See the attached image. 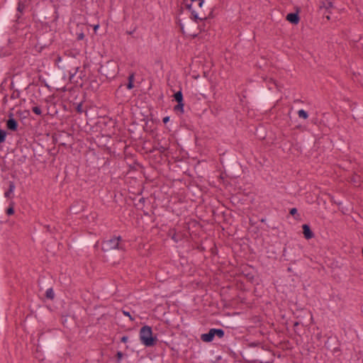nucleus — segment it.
Listing matches in <instances>:
<instances>
[{
	"label": "nucleus",
	"instance_id": "f257e3e1",
	"mask_svg": "<svg viewBox=\"0 0 363 363\" xmlns=\"http://www.w3.org/2000/svg\"><path fill=\"white\" fill-rule=\"evenodd\" d=\"M65 350V340L62 330L57 328L47 329L38 333L35 358L43 361L52 354Z\"/></svg>",
	"mask_w": 363,
	"mask_h": 363
},
{
	"label": "nucleus",
	"instance_id": "f03ea898",
	"mask_svg": "<svg viewBox=\"0 0 363 363\" xmlns=\"http://www.w3.org/2000/svg\"><path fill=\"white\" fill-rule=\"evenodd\" d=\"M220 162L223 166V172H220L218 180L224 186H227L229 182L226 178L235 179L240 176L242 166L236 160L234 155L223 153L220 157Z\"/></svg>",
	"mask_w": 363,
	"mask_h": 363
},
{
	"label": "nucleus",
	"instance_id": "7ed1b4c3",
	"mask_svg": "<svg viewBox=\"0 0 363 363\" xmlns=\"http://www.w3.org/2000/svg\"><path fill=\"white\" fill-rule=\"evenodd\" d=\"M268 82L273 86L259 89L255 95L257 108L261 109H265L269 103L275 101L277 94L279 92V86L274 79L269 78Z\"/></svg>",
	"mask_w": 363,
	"mask_h": 363
},
{
	"label": "nucleus",
	"instance_id": "20e7f679",
	"mask_svg": "<svg viewBox=\"0 0 363 363\" xmlns=\"http://www.w3.org/2000/svg\"><path fill=\"white\" fill-rule=\"evenodd\" d=\"M33 18L37 19L42 25L50 27V24L56 22L58 18L55 6L50 2L38 6L33 13Z\"/></svg>",
	"mask_w": 363,
	"mask_h": 363
},
{
	"label": "nucleus",
	"instance_id": "39448f33",
	"mask_svg": "<svg viewBox=\"0 0 363 363\" xmlns=\"http://www.w3.org/2000/svg\"><path fill=\"white\" fill-rule=\"evenodd\" d=\"M69 111L79 115L86 114L88 106L86 104V92L76 87L69 89Z\"/></svg>",
	"mask_w": 363,
	"mask_h": 363
},
{
	"label": "nucleus",
	"instance_id": "423d86ee",
	"mask_svg": "<svg viewBox=\"0 0 363 363\" xmlns=\"http://www.w3.org/2000/svg\"><path fill=\"white\" fill-rule=\"evenodd\" d=\"M189 18L190 19H185L184 23L181 19H178L177 23L184 35L191 38H196L199 34L206 30V24L204 21H200V19H194L191 15H190Z\"/></svg>",
	"mask_w": 363,
	"mask_h": 363
},
{
	"label": "nucleus",
	"instance_id": "0eeeda50",
	"mask_svg": "<svg viewBox=\"0 0 363 363\" xmlns=\"http://www.w3.org/2000/svg\"><path fill=\"white\" fill-rule=\"evenodd\" d=\"M55 64L58 67V70L65 74V77L69 79L70 83H74L77 85L79 83L75 80L76 74H77L79 67L77 65L76 61L71 59H67L62 61L60 56H58L55 60Z\"/></svg>",
	"mask_w": 363,
	"mask_h": 363
},
{
	"label": "nucleus",
	"instance_id": "6e6552de",
	"mask_svg": "<svg viewBox=\"0 0 363 363\" xmlns=\"http://www.w3.org/2000/svg\"><path fill=\"white\" fill-rule=\"evenodd\" d=\"M183 4L190 12L192 18L200 19V21H206L208 17L205 13V9L209 4L207 0H183Z\"/></svg>",
	"mask_w": 363,
	"mask_h": 363
},
{
	"label": "nucleus",
	"instance_id": "1a4fd4ad",
	"mask_svg": "<svg viewBox=\"0 0 363 363\" xmlns=\"http://www.w3.org/2000/svg\"><path fill=\"white\" fill-rule=\"evenodd\" d=\"M249 348L246 350L242 355L246 358L248 363H257V359L265 350V348L260 342H252L248 343Z\"/></svg>",
	"mask_w": 363,
	"mask_h": 363
},
{
	"label": "nucleus",
	"instance_id": "9d476101",
	"mask_svg": "<svg viewBox=\"0 0 363 363\" xmlns=\"http://www.w3.org/2000/svg\"><path fill=\"white\" fill-rule=\"evenodd\" d=\"M99 73L108 82L115 79L119 73V66L113 60L106 61L101 64L98 69Z\"/></svg>",
	"mask_w": 363,
	"mask_h": 363
},
{
	"label": "nucleus",
	"instance_id": "9b49d317",
	"mask_svg": "<svg viewBox=\"0 0 363 363\" xmlns=\"http://www.w3.org/2000/svg\"><path fill=\"white\" fill-rule=\"evenodd\" d=\"M139 338L142 345L145 347H154L158 341L157 335L153 333L152 328L147 325L140 328Z\"/></svg>",
	"mask_w": 363,
	"mask_h": 363
},
{
	"label": "nucleus",
	"instance_id": "f8f14e48",
	"mask_svg": "<svg viewBox=\"0 0 363 363\" xmlns=\"http://www.w3.org/2000/svg\"><path fill=\"white\" fill-rule=\"evenodd\" d=\"M122 241L123 239L121 235H113L111 239L102 242L101 249L103 252L111 257L115 253L116 250L125 251V245L122 243Z\"/></svg>",
	"mask_w": 363,
	"mask_h": 363
},
{
	"label": "nucleus",
	"instance_id": "ddd939ff",
	"mask_svg": "<svg viewBox=\"0 0 363 363\" xmlns=\"http://www.w3.org/2000/svg\"><path fill=\"white\" fill-rule=\"evenodd\" d=\"M67 79L65 77V74L58 69L50 72V75L48 77L49 86L52 89L57 91H67L66 86L65 85Z\"/></svg>",
	"mask_w": 363,
	"mask_h": 363
},
{
	"label": "nucleus",
	"instance_id": "4468645a",
	"mask_svg": "<svg viewBox=\"0 0 363 363\" xmlns=\"http://www.w3.org/2000/svg\"><path fill=\"white\" fill-rule=\"evenodd\" d=\"M198 223L194 220L188 223H184L183 230H177V228H170L167 232V236L169 237L174 242L177 243L190 235V225H196Z\"/></svg>",
	"mask_w": 363,
	"mask_h": 363
},
{
	"label": "nucleus",
	"instance_id": "2eb2a0df",
	"mask_svg": "<svg viewBox=\"0 0 363 363\" xmlns=\"http://www.w3.org/2000/svg\"><path fill=\"white\" fill-rule=\"evenodd\" d=\"M37 43L35 45L38 52H41L44 48L49 47L54 41V33L51 30L45 31H39L36 35Z\"/></svg>",
	"mask_w": 363,
	"mask_h": 363
},
{
	"label": "nucleus",
	"instance_id": "dca6fc26",
	"mask_svg": "<svg viewBox=\"0 0 363 363\" xmlns=\"http://www.w3.org/2000/svg\"><path fill=\"white\" fill-rule=\"evenodd\" d=\"M225 333L223 328H211L206 333H202L200 336L201 340L206 343L211 342L216 337L222 339L225 337Z\"/></svg>",
	"mask_w": 363,
	"mask_h": 363
},
{
	"label": "nucleus",
	"instance_id": "f3484780",
	"mask_svg": "<svg viewBox=\"0 0 363 363\" xmlns=\"http://www.w3.org/2000/svg\"><path fill=\"white\" fill-rule=\"evenodd\" d=\"M126 147L125 141L118 140L111 146L106 147L104 150L111 157H117L122 155Z\"/></svg>",
	"mask_w": 363,
	"mask_h": 363
},
{
	"label": "nucleus",
	"instance_id": "a211bd4d",
	"mask_svg": "<svg viewBox=\"0 0 363 363\" xmlns=\"http://www.w3.org/2000/svg\"><path fill=\"white\" fill-rule=\"evenodd\" d=\"M71 34L77 41H83L85 40L86 33L89 32L88 25L84 23H77L74 28L70 30Z\"/></svg>",
	"mask_w": 363,
	"mask_h": 363
},
{
	"label": "nucleus",
	"instance_id": "6ab92c4d",
	"mask_svg": "<svg viewBox=\"0 0 363 363\" xmlns=\"http://www.w3.org/2000/svg\"><path fill=\"white\" fill-rule=\"evenodd\" d=\"M96 242V235L91 232L88 233V235L86 237H82L76 240L73 242V247L74 248H83L86 246H91Z\"/></svg>",
	"mask_w": 363,
	"mask_h": 363
},
{
	"label": "nucleus",
	"instance_id": "aec40b11",
	"mask_svg": "<svg viewBox=\"0 0 363 363\" xmlns=\"http://www.w3.org/2000/svg\"><path fill=\"white\" fill-rule=\"evenodd\" d=\"M16 150L20 151V154H15L14 157H17V164H21L24 163L28 157L31 155L33 150L29 145H21L16 147Z\"/></svg>",
	"mask_w": 363,
	"mask_h": 363
},
{
	"label": "nucleus",
	"instance_id": "412c9836",
	"mask_svg": "<svg viewBox=\"0 0 363 363\" xmlns=\"http://www.w3.org/2000/svg\"><path fill=\"white\" fill-rule=\"evenodd\" d=\"M324 347L327 350L330 351L333 354L340 352V342L335 335L328 337L327 340L324 342Z\"/></svg>",
	"mask_w": 363,
	"mask_h": 363
},
{
	"label": "nucleus",
	"instance_id": "4be33fe9",
	"mask_svg": "<svg viewBox=\"0 0 363 363\" xmlns=\"http://www.w3.org/2000/svg\"><path fill=\"white\" fill-rule=\"evenodd\" d=\"M129 91L126 86L121 83L115 91V96L120 103L128 101L129 99Z\"/></svg>",
	"mask_w": 363,
	"mask_h": 363
},
{
	"label": "nucleus",
	"instance_id": "5701e85b",
	"mask_svg": "<svg viewBox=\"0 0 363 363\" xmlns=\"http://www.w3.org/2000/svg\"><path fill=\"white\" fill-rule=\"evenodd\" d=\"M77 318L74 314L71 313H67L66 314H62L61 323L62 325L68 329H71L75 324Z\"/></svg>",
	"mask_w": 363,
	"mask_h": 363
},
{
	"label": "nucleus",
	"instance_id": "b1692460",
	"mask_svg": "<svg viewBox=\"0 0 363 363\" xmlns=\"http://www.w3.org/2000/svg\"><path fill=\"white\" fill-rule=\"evenodd\" d=\"M274 356L275 354L272 350L265 349L257 359V363H274Z\"/></svg>",
	"mask_w": 363,
	"mask_h": 363
},
{
	"label": "nucleus",
	"instance_id": "393cba45",
	"mask_svg": "<svg viewBox=\"0 0 363 363\" xmlns=\"http://www.w3.org/2000/svg\"><path fill=\"white\" fill-rule=\"evenodd\" d=\"M151 154L152 160L155 164L162 165L166 164L167 162H169L168 160V155L167 153H161V152H156Z\"/></svg>",
	"mask_w": 363,
	"mask_h": 363
},
{
	"label": "nucleus",
	"instance_id": "a878e982",
	"mask_svg": "<svg viewBox=\"0 0 363 363\" xmlns=\"http://www.w3.org/2000/svg\"><path fill=\"white\" fill-rule=\"evenodd\" d=\"M13 14V11L12 8L6 9L4 11L2 15L0 17V35L4 31V28L6 26L8 23L9 18Z\"/></svg>",
	"mask_w": 363,
	"mask_h": 363
},
{
	"label": "nucleus",
	"instance_id": "bb28decb",
	"mask_svg": "<svg viewBox=\"0 0 363 363\" xmlns=\"http://www.w3.org/2000/svg\"><path fill=\"white\" fill-rule=\"evenodd\" d=\"M350 108L355 121L363 119V106H359L357 103H352Z\"/></svg>",
	"mask_w": 363,
	"mask_h": 363
},
{
	"label": "nucleus",
	"instance_id": "cd10ccee",
	"mask_svg": "<svg viewBox=\"0 0 363 363\" xmlns=\"http://www.w3.org/2000/svg\"><path fill=\"white\" fill-rule=\"evenodd\" d=\"M8 120L6 121V128L11 131H16L18 128V123L14 118V115L12 112H9L8 115Z\"/></svg>",
	"mask_w": 363,
	"mask_h": 363
},
{
	"label": "nucleus",
	"instance_id": "c85d7f7f",
	"mask_svg": "<svg viewBox=\"0 0 363 363\" xmlns=\"http://www.w3.org/2000/svg\"><path fill=\"white\" fill-rule=\"evenodd\" d=\"M61 105H62V101L48 103L47 115L52 117L57 116L58 113L57 107Z\"/></svg>",
	"mask_w": 363,
	"mask_h": 363
},
{
	"label": "nucleus",
	"instance_id": "c756f323",
	"mask_svg": "<svg viewBox=\"0 0 363 363\" xmlns=\"http://www.w3.org/2000/svg\"><path fill=\"white\" fill-rule=\"evenodd\" d=\"M299 11L300 9L298 8L296 11L287 13L286 20L292 25H298L300 21Z\"/></svg>",
	"mask_w": 363,
	"mask_h": 363
},
{
	"label": "nucleus",
	"instance_id": "7c9ffc66",
	"mask_svg": "<svg viewBox=\"0 0 363 363\" xmlns=\"http://www.w3.org/2000/svg\"><path fill=\"white\" fill-rule=\"evenodd\" d=\"M255 137L260 140H264L267 137V129L262 124H259L254 132Z\"/></svg>",
	"mask_w": 363,
	"mask_h": 363
},
{
	"label": "nucleus",
	"instance_id": "2f4dec72",
	"mask_svg": "<svg viewBox=\"0 0 363 363\" xmlns=\"http://www.w3.org/2000/svg\"><path fill=\"white\" fill-rule=\"evenodd\" d=\"M302 228V233L303 235V238L306 240H311L315 237V233L312 230L309 224L304 223L301 226Z\"/></svg>",
	"mask_w": 363,
	"mask_h": 363
},
{
	"label": "nucleus",
	"instance_id": "473e14b6",
	"mask_svg": "<svg viewBox=\"0 0 363 363\" xmlns=\"http://www.w3.org/2000/svg\"><path fill=\"white\" fill-rule=\"evenodd\" d=\"M69 210L75 214H78L84 211V206L79 201H74L69 206Z\"/></svg>",
	"mask_w": 363,
	"mask_h": 363
},
{
	"label": "nucleus",
	"instance_id": "72a5a7b5",
	"mask_svg": "<svg viewBox=\"0 0 363 363\" xmlns=\"http://www.w3.org/2000/svg\"><path fill=\"white\" fill-rule=\"evenodd\" d=\"M312 337L315 340L318 347L321 346L323 343L325 342L323 340V336L322 335V332L319 330L318 328H316V332H313Z\"/></svg>",
	"mask_w": 363,
	"mask_h": 363
},
{
	"label": "nucleus",
	"instance_id": "f704fd0d",
	"mask_svg": "<svg viewBox=\"0 0 363 363\" xmlns=\"http://www.w3.org/2000/svg\"><path fill=\"white\" fill-rule=\"evenodd\" d=\"M209 84V82L204 80L203 79H201L199 81V90L203 96L205 95L206 93L208 92V86Z\"/></svg>",
	"mask_w": 363,
	"mask_h": 363
},
{
	"label": "nucleus",
	"instance_id": "c9c22d12",
	"mask_svg": "<svg viewBox=\"0 0 363 363\" xmlns=\"http://www.w3.org/2000/svg\"><path fill=\"white\" fill-rule=\"evenodd\" d=\"M255 66L262 70H264L269 66V60L266 57L262 56L260 60L256 63Z\"/></svg>",
	"mask_w": 363,
	"mask_h": 363
},
{
	"label": "nucleus",
	"instance_id": "e433bc0d",
	"mask_svg": "<svg viewBox=\"0 0 363 363\" xmlns=\"http://www.w3.org/2000/svg\"><path fill=\"white\" fill-rule=\"evenodd\" d=\"M135 73L130 72L128 77V82L123 84L128 90H131L135 87Z\"/></svg>",
	"mask_w": 363,
	"mask_h": 363
},
{
	"label": "nucleus",
	"instance_id": "4c0bfd02",
	"mask_svg": "<svg viewBox=\"0 0 363 363\" xmlns=\"http://www.w3.org/2000/svg\"><path fill=\"white\" fill-rule=\"evenodd\" d=\"M38 283L40 289H48L50 287L49 279L45 276H40L38 279Z\"/></svg>",
	"mask_w": 363,
	"mask_h": 363
},
{
	"label": "nucleus",
	"instance_id": "58836bf2",
	"mask_svg": "<svg viewBox=\"0 0 363 363\" xmlns=\"http://www.w3.org/2000/svg\"><path fill=\"white\" fill-rule=\"evenodd\" d=\"M349 182L352 183L355 186H360L361 183L362 182V180L359 175H358L356 173H353L349 177Z\"/></svg>",
	"mask_w": 363,
	"mask_h": 363
},
{
	"label": "nucleus",
	"instance_id": "ea45409f",
	"mask_svg": "<svg viewBox=\"0 0 363 363\" xmlns=\"http://www.w3.org/2000/svg\"><path fill=\"white\" fill-rule=\"evenodd\" d=\"M15 80V84L17 88H23L26 86L27 81L26 78H22L18 77V75H16L14 77Z\"/></svg>",
	"mask_w": 363,
	"mask_h": 363
},
{
	"label": "nucleus",
	"instance_id": "a19ab883",
	"mask_svg": "<svg viewBox=\"0 0 363 363\" xmlns=\"http://www.w3.org/2000/svg\"><path fill=\"white\" fill-rule=\"evenodd\" d=\"M323 8L326 10V11H328L330 9H333L335 7H334L333 3L332 1H330L329 0H325V1H320V5H319L320 9H322Z\"/></svg>",
	"mask_w": 363,
	"mask_h": 363
},
{
	"label": "nucleus",
	"instance_id": "79ce46f5",
	"mask_svg": "<svg viewBox=\"0 0 363 363\" xmlns=\"http://www.w3.org/2000/svg\"><path fill=\"white\" fill-rule=\"evenodd\" d=\"M184 101L177 102V104L174 106V111L177 113L183 114L184 113Z\"/></svg>",
	"mask_w": 363,
	"mask_h": 363
},
{
	"label": "nucleus",
	"instance_id": "37998d69",
	"mask_svg": "<svg viewBox=\"0 0 363 363\" xmlns=\"http://www.w3.org/2000/svg\"><path fill=\"white\" fill-rule=\"evenodd\" d=\"M242 274L251 284H253L255 282V276L252 272H246L245 271H242Z\"/></svg>",
	"mask_w": 363,
	"mask_h": 363
},
{
	"label": "nucleus",
	"instance_id": "c03bdc74",
	"mask_svg": "<svg viewBox=\"0 0 363 363\" xmlns=\"http://www.w3.org/2000/svg\"><path fill=\"white\" fill-rule=\"evenodd\" d=\"M172 97L173 100L175 101L177 103L184 101V96L182 89H180V90L174 92Z\"/></svg>",
	"mask_w": 363,
	"mask_h": 363
},
{
	"label": "nucleus",
	"instance_id": "a18cd8bd",
	"mask_svg": "<svg viewBox=\"0 0 363 363\" xmlns=\"http://www.w3.org/2000/svg\"><path fill=\"white\" fill-rule=\"evenodd\" d=\"M143 121H145V126H144V130L145 131H152V125H150L149 123L151 121L152 123H154L155 120L151 118V119H148V116L145 118Z\"/></svg>",
	"mask_w": 363,
	"mask_h": 363
},
{
	"label": "nucleus",
	"instance_id": "49530a36",
	"mask_svg": "<svg viewBox=\"0 0 363 363\" xmlns=\"http://www.w3.org/2000/svg\"><path fill=\"white\" fill-rule=\"evenodd\" d=\"M289 214L294 217V218L296 220H301V216L298 212V209L296 208H291L289 209Z\"/></svg>",
	"mask_w": 363,
	"mask_h": 363
},
{
	"label": "nucleus",
	"instance_id": "de8ad7c7",
	"mask_svg": "<svg viewBox=\"0 0 363 363\" xmlns=\"http://www.w3.org/2000/svg\"><path fill=\"white\" fill-rule=\"evenodd\" d=\"M259 220H260L261 223H263L266 224L267 228H271L272 230L277 229V226H276L274 225V222L269 220L267 223V218H262Z\"/></svg>",
	"mask_w": 363,
	"mask_h": 363
},
{
	"label": "nucleus",
	"instance_id": "09e8293b",
	"mask_svg": "<svg viewBox=\"0 0 363 363\" xmlns=\"http://www.w3.org/2000/svg\"><path fill=\"white\" fill-rule=\"evenodd\" d=\"M45 296L48 299L53 300V298H55V293L52 289V287H49L47 289Z\"/></svg>",
	"mask_w": 363,
	"mask_h": 363
},
{
	"label": "nucleus",
	"instance_id": "8fccbe9b",
	"mask_svg": "<svg viewBox=\"0 0 363 363\" xmlns=\"http://www.w3.org/2000/svg\"><path fill=\"white\" fill-rule=\"evenodd\" d=\"M158 147H154L151 151H150V153H154V152H161V153H166V152L168 150V148L167 147H165L162 145H160V144H158Z\"/></svg>",
	"mask_w": 363,
	"mask_h": 363
},
{
	"label": "nucleus",
	"instance_id": "3c124183",
	"mask_svg": "<svg viewBox=\"0 0 363 363\" xmlns=\"http://www.w3.org/2000/svg\"><path fill=\"white\" fill-rule=\"evenodd\" d=\"M15 213V211H14V202L13 201H11L9 207L6 209V213L7 216H12Z\"/></svg>",
	"mask_w": 363,
	"mask_h": 363
},
{
	"label": "nucleus",
	"instance_id": "603ef678",
	"mask_svg": "<svg viewBox=\"0 0 363 363\" xmlns=\"http://www.w3.org/2000/svg\"><path fill=\"white\" fill-rule=\"evenodd\" d=\"M125 354L121 351H117L116 355H115V359L116 363H121V360L124 357Z\"/></svg>",
	"mask_w": 363,
	"mask_h": 363
},
{
	"label": "nucleus",
	"instance_id": "864d4df0",
	"mask_svg": "<svg viewBox=\"0 0 363 363\" xmlns=\"http://www.w3.org/2000/svg\"><path fill=\"white\" fill-rule=\"evenodd\" d=\"M31 111L37 116H42V109L40 106H34L31 108Z\"/></svg>",
	"mask_w": 363,
	"mask_h": 363
},
{
	"label": "nucleus",
	"instance_id": "5fc2aeb1",
	"mask_svg": "<svg viewBox=\"0 0 363 363\" xmlns=\"http://www.w3.org/2000/svg\"><path fill=\"white\" fill-rule=\"evenodd\" d=\"M297 113L299 118H303L304 120L308 118V112L303 109L298 110Z\"/></svg>",
	"mask_w": 363,
	"mask_h": 363
},
{
	"label": "nucleus",
	"instance_id": "6e6d98bb",
	"mask_svg": "<svg viewBox=\"0 0 363 363\" xmlns=\"http://www.w3.org/2000/svg\"><path fill=\"white\" fill-rule=\"evenodd\" d=\"M28 6V5H26V4H20V3H18V5H17V13H19L21 15L23 16V11L25 10V9Z\"/></svg>",
	"mask_w": 363,
	"mask_h": 363
},
{
	"label": "nucleus",
	"instance_id": "4d7b16f0",
	"mask_svg": "<svg viewBox=\"0 0 363 363\" xmlns=\"http://www.w3.org/2000/svg\"><path fill=\"white\" fill-rule=\"evenodd\" d=\"M13 21L16 24L24 23V18L22 17V15H21L19 13H16V16H15V19L13 20Z\"/></svg>",
	"mask_w": 363,
	"mask_h": 363
},
{
	"label": "nucleus",
	"instance_id": "13d9d810",
	"mask_svg": "<svg viewBox=\"0 0 363 363\" xmlns=\"http://www.w3.org/2000/svg\"><path fill=\"white\" fill-rule=\"evenodd\" d=\"M7 135V132L5 130L0 128V144L5 142Z\"/></svg>",
	"mask_w": 363,
	"mask_h": 363
},
{
	"label": "nucleus",
	"instance_id": "bf43d9fd",
	"mask_svg": "<svg viewBox=\"0 0 363 363\" xmlns=\"http://www.w3.org/2000/svg\"><path fill=\"white\" fill-rule=\"evenodd\" d=\"M21 92L18 89H13L12 94H11L10 98L11 99H16L20 98Z\"/></svg>",
	"mask_w": 363,
	"mask_h": 363
},
{
	"label": "nucleus",
	"instance_id": "052dcab7",
	"mask_svg": "<svg viewBox=\"0 0 363 363\" xmlns=\"http://www.w3.org/2000/svg\"><path fill=\"white\" fill-rule=\"evenodd\" d=\"M39 82H40L42 86L47 87L48 89L51 90L52 88L49 86L48 80L46 81L45 79H42L41 76L39 77Z\"/></svg>",
	"mask_w": 363,
	"mask_h": 363
},
{
	"label": "nucleus",
	"instance_id": "680f3d73",
	"mask_svg": "<svg viewBox=\"0 0 363 363\" xmlns=\"http://www.w3.org/2000/svg\"><path fill=\"white\" fill-rule=\"evenodd\" d=\"M236 288L240 291H245L246 289H245V284L243 281H238L236 282Z\"/></svg>",
	"mask_w": 363,
	"mask_h": 363
},
{
	"label": "nucleus",
	"instance_id": "e2e57ef3",
	"mask_svg": "<svg viewBox=\"0 0 363 363\" xmlns=\"http://www.w3.org/2000/svg\"><path fill=\"white\" fill-rule=\"evenodd\" d=\"M6 316L4 313H0V331H2L4 329V323L6 319Z\"/></svg>",
	"mask_w": 363,
	"mask_h": 363
},
{
	"label": "nucleus",
	"instance_id": "0e129e2a",
	"mask_svg": "<svg viewBox=\"0 0 363 363\" xmlns=\"http://www.w3.org/2000/svg\"><path fill=\"white\" fill-rule=\"evenodd\" d=\"M300 326V323L298 321H296L294 322V333H296V335H298V336H301V334L298 331V327Z\"/></svg>",
	"mask_w": 363,
	"mask_h": 363
},
{
	"label": "nucleus",
	"instance_id": "69168bd1",
	"mask_svg": "<svg viewBox=\"0 0 363 363\" xmlns=\"http://www.w3.org/2000/svg\"><path fill=\"white\" fill-rule=\"evenodd\" d=\"M17 113H18L20 116H23V118H27L30 116L29 110H24L23 111H18Z\"/></svg>",
	"mask_w": 363,
	"mask_h": 363
},
{
	"label": "nucleus",
	"instance_id": "338daca9",
	"mask_svg": "<svg viewBox=\"0 0 363 363\" xmlns=\"http://www.w3.org/2000/svg\"><path fill=\"white\" fill-rule=\"evenodd\" d=\"M122 312L125 316L128 317V318L130 321L135 320V317L133 315H132L129 311L122 310Z\"/></svg>",
	"mask_w": 363,
	"mask_h": 363
},
{
	"label": "nucleus",
	"instance_id": "774afa93",
	"mask_svg": "<svg viewBox=\"0 0 363 363\" xmlns=\"http://www.w3.org/2000/svg\"><path fill=\"white\" fill-rule=\"evenodd\" d=\"M90 86L92 89H98L100 84L96 80H92L90 82Z\"/></svg>",
	"mask_w": 363,
	"mask_h": 363
}]
</instances>
